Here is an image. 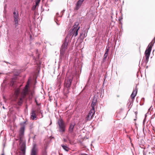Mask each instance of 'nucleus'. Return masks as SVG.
I'll return each mask as SVG.
<instances>
[{"mask_svg": "<svg viewBox=\"0 0 155 155\" xmlns=\"http://www.w3.org/2000/svg\"><path fill=\"white\" fill-rule=\"evenodd\" d=\"M57 124L58 125V131L62 135L65 131L66 124L63 119L61 118L58 120Z\"/></svg>", "mask_w": 155, "mask_h": 155, "instance_id": "obj_1", "label": "nucleus"}, {"mask_svg": "<svg viewBox=\"0 0 155 155\" xmlns=\"http://www.w3.org/2000/svg\"><path fill=\"white\" fill-rule=\"evenodd\" d=\"M153 44L152 43H150L144 53L145 58V62L146 64L149 61V58L150 56L151 51Z\"/></svg>", "mask_w": 155, "mask_h": 155, "instance_id": "obj_2", "label": "nucleus"}, {"mask_svg": "<svg viewBox=\"0 0 155 155\" xmlns=\"http://www.w3.org/2000/svg\"><path fill=\"white\" fill-rule=\"evenodd\" d=\"M13 17L15 26H17L18 25L19 16L18 13L17 11H15L13 12Z\"/></svg>", "mask_w": 155, "mask_h": 155, "instance_id": "obj_3", "label": "nucleus"}, {"mask_svg": "<svg viewBox=\"0 0 155 155\" xmlns=\"http://www.w3.org/2000/svg\"><path fill=\"white\" fill-rule=\"evenodd\" d=\"M29 86V84L28 83L25 88L23 90L21 94V97L24 98L28 92V88Z\"/></svg>", "mask_w": 155, "mask_h": 155, "instance_id": "obj_4", "label": "nucleus"}, {"mask_svg": "<svg viewBox=\"0 0 155 155\" xmlns=\"http://www.w3.org/2000/svg\"><path fill=\"white\" fill-rule=\"evenodd\" d=\"M95 113V110H91L86 118V121L90 120L92 119Z\"/></svg>", "mask_w": 155, "mask_h": 155, "instance_id": "obj_5", "label": "nucleus"}, {"mask_svg": "<svg viewBox=\"0 0 155 155\" xmlns=\"http://www.w3.org/2000/svg\"><path fill=\"white\" fill-rule=\"evenodd\" d=\"M67 37L65 38V40L63 44L61 49V51L65 52L66 49H67V47L68 44V41H67Z\"/></svg>", "mask_w": 155, "mask_h": 155, "instance_id": "obj_6", "label": "nucleus"}, {"mask_svg": "<svg viewBox=\"0 0 155 155\" xmlns=\"http://www.w3.org/2000/svg\"><path fill=\"white\" fill-rule=\"evenodd\" d=\"M80 29V27H79L78 29H74L72 28L69 31V33L71 35L76 36L78 34V30Z\"/></svg>", "mask_w": 155, "mask_h": 155, "instance_id": "obj_7", "label": "nucleus"}, {"mask_svg": "<svg viewBox=\"0 0 155 155\" xmlns=\"http://www.w3.org/2000/svg\"><path fill=\"white\" fill-rule=\"evenodd\" d=\"M20 88H18L15 89L14 96L16 99L18 98L20 93Z\"/></svg>", "mask_w": 155, "mask_h": 155, "instance_id": "obj_8", "label": "nucleus"}, {"mask_svg": "<svg viewBox=\"0 0 155 155\" xmlns=\"http://www.w3.org/2000/svg\"><path fill=\"white\" fill-rule=\"evenodd\" d=\"M72 82V80L71 79H69L68 80H65L64 82L65 86L67 88L70 87Z\"/></svg>", "mask_w": 155, "mask_h": 155, "instance_id": "obj_9", "label": "nucleus"}, {"mask_svg": "<svg viewBox=\"0 0 155 155\" xmlns=\"http://www.w3.org/2000/svg\"><path fill=\"white\" fill-rule=\"evenodd\" d=\"M97 102V99L95 97H94L93 100V101L91 104V107H92V109L91 110H94V107L96 105V103Z\"/></svg>", "mask_w": 155, "mask_h": 155, "instance_id": "obj_10", "label": "nucleus"}, {"mask_svg": "<svg viewBox=\"0 0 155 155\" xmlns=\"http://www.w3.org/2000/svg\"><path fill=\"white\" fill-rule=\"evenodd\" d=\"M97 102V99L95 97H94L93 100V101L91 104V107H92V109L91 110H94V107L96 105V103Z\"/></svg>", "mask_w": 155, "mask_h": 155, "instance_id": "obj_11", "label": "nucleus"}, {"mask_svg": "<svg viewBox=\"0 0 155 155\" xmlns=\"http://www.w3.org/2000/svg\"><path fill=\"white\" fill-rule=\"evenodd\" d=\"M36 145L35 144H33V147L31 150V155H36Z\"/></svg>", "mask_w": 155, "mask_h": 155, "instance_id": "obj_12", "label": "nucleus"}, {"mask_svg": "<svg viewBox=\"0 0 155 155\" xmlns=\"http://www.w3.org/2000/svg\"><path fill=\"white\" fill-rule=\"evenodd\" d=\"M82 3V2L79 0L76 4L75 7L74 8V10H78L81 6Z\"/></svg>", "mask_w": 155, "mask_h": 155, "instance_id": "obj_13", "label": "nucleus"}, {"mask_svg": "<svg viewBox=\"0 0 155 155\" xmlns=\"http://www.w3.org/2000/svg\"><path fill=\"white\" fill-rule=\"evenodd\" d=\"M75 125V124L74 123H72L70 124L68 129L69 133H72Z\"/></svg>", "mask_w": 155, "mask_h": 155, "instance_id": "obj_14", "label": "nucleus"}, {"mask_svg": "<svg viewBox=\"0 0 155 155\" xmlns=\"http://www.w3.org/2000/svg\"><path fill=\"white\" fill-rule=\"evenodd\" d=\"M25 131V127H21L20 128L19 135L20 137L21 138L23 136Z\"/></svg>", "mask_w": 155, "mask_h": 155, "instance_id": "obj_15", "label": "nucleus"}, {"mask_svg": "<svg viewBox=\"0 0 155 155\" xmlns=\"http://www.w3.org/2000/svg\"><path fill=\"white\" fill-rule=\"evenodd\" d=\"M137 93V91L136 89H135L133 90L131 95V97L132 100L134 99V97L136 96Z\"/></svg>", "mask_w": 155, "mask_h": 155, "instance_id": "obj_16", "label": "nucleus"}, {"mask_svg": "<svg viewBox=\"0 0 155 155\" xmlns=\"http://www.w3.org/2000/svg\"><path fill=\"white\" fill-rule=\"evenodd\" d=\"M31 114V118L33 120H35L36 118L35 111L34 110H32Z\"/></svg>", "mask_w": 155, "mask_h": 155, "instance_id": "obj_17", "label": "nucleus"}, {"mask_svg": "<svg viewBox=\"0 0 155 155\" xmlns=\"http://www.w3.org/2000/svg\"><path fill=\"white\" fill-rule=\"evenodd\" d=\"M60 58L61 59H63L66 57L65 52L64 51H60Z\"/></svg>", "mask_w": 155, "mask_h": 155, "instance_id": "obj_18", "label": "nucleus"}, {"mask_svg": "<svg viewBox=\"0 0 155 155\" xmlns=\"http://www.w3.org/2000/svg\"><path fill=\"white\" fill-rule=\"evenodd\" d=\"M79 23L78 22H76L74 23V25L73 28L74 29H78L79 27L80 28V26H79Z\"/></svg>", "mask_w": 155, "mask_h": 155, "instance_id": "obj_19", "label": "nucleus"}, {"mask_svg": "<svg viewBox=\"0 0 155 155\" xmlns=\"http://www.w3.org/2000/svg\"><path fill=\"white\" fill-rule=\"evenodd\" d=\"M38 4H39V0H36L35 5H34L33 6V7L32 8V10H35V9L37 6V5H38Z\"/></svg>", "mask_w": 155, "mask_h": 155, "instance_id": "obj_20", "label": "nucleus"}, {"mask_svg": "<svg viewBox=\"0 0 155 155\" xmlns=\"http://www.w3.org/2000/svg\"><path fill=\"white\" fill-rule=\"evenodd\" d=\"M23 98H23L21 97L20 98V100L18 102V105H21V104H22V102H23Z\"/></svg>", "mask_w": 155, "mask_h": 155, "instance_id": "obj_21", "label": "nucleus"}, {"mask_svg": "<svg viewBox=\"0 0 155 155\" xmlns=\"http://www.w3.org/2000/svg\"><path fill=\"white\" fill-rule=\"evenodd\" d=\"M61 147H62L63 149L66 151H68V147L66 146L63 145H61Z\"/></svg>", "mask_w": 155, "mask_h": 155, "instance_id": "obj_22", "label": "nucleus"}, {"mask_svg": "<svg viewBox=\"0 0 155 155\" xmlns=\"http://www.w3.org/2000/svg\"><path fill=\"white\" fill-rule=\"evenodd\" d=\"M108 54L107 53H105L104 55V59H105L107 56H108Z\"/></svg>", "mask_w": 155, "mask_h": 155, "instance_id": "obj_23", "label": "nucleus"}, {"mask_svg": "<svg viewBox=\"0 0 155 155\" xmlns=\"http://www.w3.org/2000/svg\"><path fill=\"white\" fill-rule=\"evenodd\" d=\"M108 51H109V49H106V52H105V53H107V54H108Z\"/></svg>", "mask_w": 155, "mask_h": 155, "instance_id": "obj_24", "label": "nucleus"}, {"mask_svg": "<svg viewBox=\"0 0 155 155\" xmlns=\"http://www.w3.org/2000/svg\"><path fill=\"white\" fill-rule=\"evenodd\" d=\"M63 141L64 142H66L67 141V140L66 139H63Z\"/></svg>", "mask_w": 155, "mask_h": 155, "instance_id": "obj_25", "label": "nucleus"}, {"mask_svg": "<svg viewBox=\"0 0 155 155\" xmlns=\"http://www.w3.org/2000/svg\"><path fill=\"white\" fill-rule=\"evenodd\" d=\"M79 1H80L81 2H83V1H84V0H79Z\"/></svg>", "mask_w": 155, "mask_h": 155, "instance_id": "obj_26", "label": "nucleus"}, {"mask_svg": "<svg viewBox=\"0 0 155 155\" xmlns=\"http://www.w3.org/2000/svg\"><path fill=\"white\" fill-rule=\"evenodd\" d=\"M35 101L36 102V104L37 105H38V103L37 102V101L36 100H35Z\"/></svg>", "mask_w": 155, "mask_h": 155, "instance_id": "obj_27", "label": "nucleus"}, {"mask_svg": "<svg viewBox=\"0 0 155 155\" xmlns=\"http://www.w3.org/2000/svg\"><path fill=\"white\" fill-rule=\"evenodd\" d=\"M1 155H4V153H2Z\"/></svg>", "mask_w": 155, "mask_h": 155, "instance_id": "obj_28", "label": "nucleus"}, {"mask_svg": "<svg viewBox=\"0 0 155 155\" xmlns=\"http://www.w3.org/2000/svg\"><path fill=\"white\" fill-rule=\"evenodd\" d=\"M118 0H115V1H117Z\"/></svg>", "mask_w": 155, "mask_h": 155, "instance_id": "obj_29", "label": "nucleus"}, {"mask_svg": "<svg viewBox=\"0 0 155 155\" xmlns=\"http://www.w3.org/2000/svg\"><path fill=\"white\" fill-rule=\"evenodd\" d=\"M30 38H31V36H30Z\"/></svg>", "mask_w": 155, "mask_h": 155, "instance_id": "obj_30", "label": "nucleus"}, {"mask_svg": "<svg viewBox=\"0 0 155 155\" xmlns=\"http://www.w3.org/2000/svg\"><path fill=\"white\" fill-rule=\"evenodd\" d=\"M3 107V108H5L4 107V106Z\"/></svg>", "mask_w": 155, "mask_h": 155, "instance_id": "obj_31", "label": "nucleus"}, {"mask_svg": "<svg viewBox=\"0 0 155 155\" xmlns=\"http://www.w3.org/2000/svg\"><path fill=\"white\" fill-rule=\"evenodd\" d=\"M40 0H39V2L40 1Z\"/></svg>", "mask_w": 155, "mask_h": 155, "instance_id": "obj_32", "label": "nucleus"}]
</instances>
